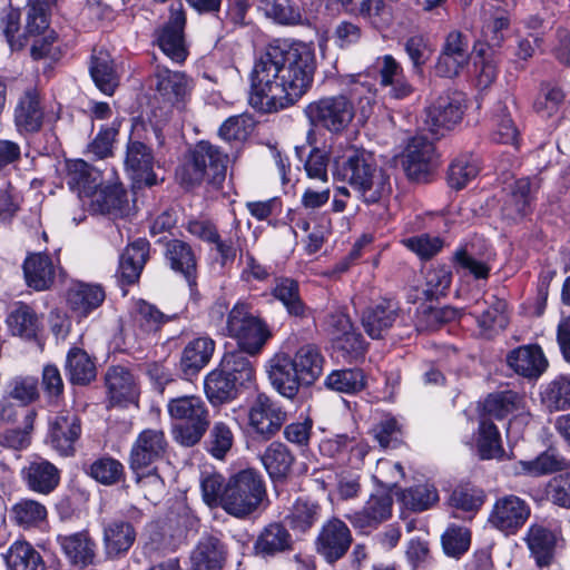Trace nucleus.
<instances>
[{"label":"nucleus","mask_w":570,"mask_h":570,"mask_svg":"<svg viewBox=\"0 0 570 570\" xmlns=\"http://www.w3.org/2000/svg\"><path fill=\"white\" fill-rule=\"evenodd\" d=\"M89 198L92 208L101 214H109L115 217L125 214L127 199L126 193L120 186L98 187Z\"/></svg>","instance_id":"obj_42"},{"label":"nucleus","mask_w":570,"mask_h":570,"mask_svg":"<svg viewBox=\"0 0 570 570\" xmlns=\"http://www.w3.org/2000/svg\"><path fill=\"white\" fill-rule=\"evenodd\" d=\"M547 497L554 505L570 510V471L561 473L549 481Z\"/></svg>","instance_id":"obj_64"},{"label":"nucleus","mask_w":570,"mask_h":570,"mask_svg":"<svg viewBox=\"0 0 570 570\" xmlns=\"http://www.w3.org/2000/svg\"><path fill=\"white\" fill-rule=\"evenodd\" d=\"M186 16L181 2L170 4L168 21L155 31V41L160 50L174 62L181 63L188 56L184 29Z\"/></svg>","instance_id":"obj_11"},{"label":"nucleus","mask_w":570,"mask_h":570,"mask_svg":"<svg viewBox=\"0 0 570 570\" xmlns=\"http://www.w3.org/2000/svg\"><path fill=\"white\" fill-rule=\"evenodd\" d=\"M90 75L96 87L108 96L115 92L120 81L111 56L104 50L94 52L91 57Z\"/></svg>","instance_id":"obj_32"},{"label":"nucleus","mask_w":570,"mask_h":570,"mask_svg":"<svg viewBox=\"0 0 570 570\" xmlns=\"http://www.w3.org/2000/svg\"><path fill=\"white\" fill-rule=\"evenodd\" d=\"M205 393L213 404L224 403L237 395L238 384L220 367L212 371L205 379Z\"/></svg>","instance_id":"obj_45"},{"label":"nucleus","mask_w":570,"mask_h":570,"mask_svg":"<svg viewBox=\"0 0 570 570\" xmlns=\"http://www.w3.org/2000/svg\"><path fill=\"white\" fill-rule=\"evenodd\" d=\"M88 474L104 485H114L124 479L125 469L120 461L102 456L90 464Z\"/></svg>","instance_id":"obj_56"},{"label":"nucleus","mask_w":570,"mask_h":570,"mask_svg":"<svg viewBox=\"0 0 570 570\" xmlns=\"http://www.w3.org/2000/svg\"><path fill=\"white\" fill-rule=\"evenodd\" d=\"M531 514L529 503L514 494H507L495 500L488 522L505 534H514Z\"/></svg>","instance_id":"obj_12"},{"label":"nucleus","mask_w":570,"mask_h":570,"mask_svg":"<svg viewBox=\"0 0 570 570\" xmlns=\"http://www.w3.org/2000/svg\"><path fill=\"white\" fill-rule=\"evenodd\" d=\"M26 283L35 291H46L51 287L56 277V266L46 253H35L27 256L23 263Z\"/></svg>","instance_id":"obj_26"},{"label":"nucleus","mask_w":570,"mask_h":570,"mask_svg":"<svg viewBox=\"0 0 570 570\" xmlns=\"http://www.w3.org/2000/svg\"><path fill=\"white\" fill-rule=\"evenodd\" d=\"M564 100V92L556 85L544 83L533 102L534 111L542 118L556 115Z\"/></svg>","instance_id":"obj_59"},{"label":"nucleus","mask_w":570,"mask_h":570,"mask_svg":"<svg viewBox=\"0 0 570 570\" xmlns=\"http://www.w3.org/2000/svg\"><path fill=\"white\" fill-rule=\"evenodd\" d=\"M292 535L281 523L266 525L254 543V552L262 558L274 557L292 549Z\"/></svg>","instance_id":"obj_28"},{"label":"nucleus","mask_w":570,"mask_h":570,"mask_svg":"<svg viewBox=\"0 0 570 570\" xmlns=\"http://www.w3.org/2000/svg\"><path fill=\"white\" fill-rule=\"evenodd\" d=\"M308 121L332 134L344 131L354 118L353 102L345 96L324 97L307 105Z\"/></svg>","instance_id":"obj_8"},{"label":"nucleus","mask_w":570,"mask_h":570,"mask_svg":"<svg viewBox=\"0 0 570 570\" xmlns=\"http://www.w3.org/2000/svg\"><path fill=\"white\" fill-rule=\"evenodd\" d=\"M165 256L175 272L183 274L188 282L194 278L196 258L187 243L179 239L169 240L166 245Z\"/></svg>","instance_id":"obj_44"},{"label":"nucleus","mask_w":570,"mask_h":570,"mask_svg":"<svg viewBox=\"0 0 570 570\" xmlns=\"http://www.w3.org/2000/svg\"><path fill=\"white\" fill-rule=\"evenodd\" d=\"M10 333L26 340H32L37 336L41 321L38 314L29 305L16 303L6 318Z\"/></svg>","instance_id":"obj_33"},{"label":"nucleus","mask_w":570,"mask_h":570,"mask_svg":"<svg viewBox=\"0 0 570 570\" xmlns=\"http://www.w3.org/2000/svg\"><path fill=\"white\" fill-rule=\"evenodd\" d=\"M136 540V531L131 523L124 520H114L104 528V544L109 557H119L126 553Z\"/></svg>","instance_id":"obj_34"},{"label":"nucleus","mask_w":570,"mask_h":570,"mask_svg":"<svg viewBox=\"0 0 570 570\" xmlns=\"http://www.w3.org/2000/svg\"><path fill=\"white\" fill-rule=\"evenodd\" d=\"M464 97L448 92L433 100L424 110V126L433 136L441 137L452 130L463 116Z\"/></svg>","instance_id":"obj_9"},{"label":"nucleus","mask_w":570,"mask_h":570,"mask_svg":"<svg viewBox=\"0 0 570 570\" xmlns=\"http://www.w3.org/2000/svg\"><path fill=\"white\" fill-rule=\"evenodd\" d=\"M106 385L114 404L134 403L138 396L132 374L122 366H112L106 373Z\"/></svg>","instance_id":"obj_29"},{"label":"nucleus","mask_w":570,"mask_h":570,"mask_svg":"<svg viewBox=\"0 0 570 570\" xmlns=\"http://www.w3.org/2000/svg\"><path fill=\"white\" fill-rule=\"evenodd\" d=\"M258 9L264 16L282 26H294L302 22L298 6L291 0H259Z\"/></svg>","instance_id":"obj_47"},{"label":"nucleus","mask_w":570,"mask_h":570,"mask_svg":"<svg viewBox=\"0 0 570 570\" xmlns=\"http://www.w3.org/2000/svg\"><path fill=\"white\" fill-rule=\"evenodd\" d=\"M320 515L321 508L316 502L298 499L287 519L294 530L305 532L318 520Z\"/></svg>","instance_id":"obj_58"},{"label":"nucleus","mask_w":570,"mask_h":570,"mask_svg":"<svg viewBox=\"0 0 570 570\" xmlns=\"http://www.w3.org/2000/svg\"><path fill=\"white\" fill-rule=\"evenodd\" d=\"M261 460L272 479H283L292 469L294 455L285 444L273 442L266 448Z\"/></svg>","instance_id":"obj_43"},{"label":"nucleus","mask_w":570,"mask_h":570,"mask_svg":"<svg viewBox=\"0 0 570 570\" xmlns=\"http://www.w3.org/2000/svg\"><path fill=\"white\" fill-rule=\"evenodd\" d=\"M47 513V508L39 501L21 499L11 507L10 519L20 528L31 529L39 527Z\"/></svg>","instance_id":"obj_46"},{"label":"nucleus","mask_w":570,"mask_h":570,"mask_svg":"<svg viewBox=\"0 0 570 570\" xmlns=\"http://www.w3.org/2000/svg\"><path fill=\"white\" fill-rule=\"evenodd\" d=\"M58 542L73 566L83 568L94 562L96 543L88 532L81 531L69 535H59Z\"/></svg>","instance_id":"obj_30"},{"label":"nucleus","mask_w":570,"mask_h":570,"mask_svg":"<svg viewBox=\"0 0 570 570\" xmlns=\"http://www.w3.org/2000/svg\"><path fill=\"white\" fill-rule=\"evenodd\" d=\"M228 156L208 141H199L190 153L189 161L178 173L186 186H195L204 180L220 184L226 176Z\"/></svg>","instance_id":"obj_7"},{"label":"nucleus","mask_w":570,"mask_h":570,"mask_svg":"<svg viewBox=\"0 0 570 570\" xmlns=\"http://www.w3.org/2000/svg\"><path fill=\"white\" fill-rule=\"evenodd\" d=\"M168 446L163 430L148 428L142 430L134 441L129 452V468L134 472L146 469L164 458Z\"/></svg>","instance_id":"obj_14"},{"label":"nucleus","mask_w":570,"mask_h":570,"mask_svg":"<svg viewBox=\"0 0 570 570\" xmlns=\"http://www.w3.org/2000/svg\"><path fill=\"white\" fill-rule=\"evenodd\" d=\"M436 166L434 145L423 136L413 137L404 153L403 167L407 177L423 181Z\"/></svg>","instance_id":"obj_17"},{"label":"nucleus","mask_w":570,"mask_h":570,"mask_svg":"<svg viewBox=\"0 0 570 570\" xmlns=\"http://www.w3.org/2000/svg\"><path fill=\"white\" fill-rule=\"evenodd\" d=\"M149 253V243L145 239H138L126 247L120 255L119 273L127 284L136 282L147 262Z\"/></svg>","instance_id":"obj_39"},{"label":"nucleus","mask_w":570,"mask_h":570,"mask_svg":"<svg viewBox=\"0 0 570 570\" xmlns=\"http://www.w3.org/2000/svg\"><path fill=\"white\" fill-rule=\"evenodd\" d=\"M335 161L338 174L365 203H377L390 193L389 176L365 150L348 147Z\"/></svg>","instance_id":"obj_3"},{"label":"nucleus","mask_w":570,"mask_h":570,"mask_svg":"<svg viewBox=\"0 0 570 570\" xmlns=\"http://www.w3.org/2000/svg\"><path fill=\"white\" fill-rule=\"evenodd\" d=\"M226 331L236 340L239 348L250 355L261 353L273 335L265 321L253 314L250 306L245 302H237L229 311Z\"/></svg>","instance_id":"obj_6"},{"label":"nucleus","mask_w":570,"mask_h":570,"mask_svg":"<svg viewBox=\"0 0 570 570\" xmlns=\"http://www.w3.org/2000/svg\"><path fill=\"white\" fill-rule=\"evenodd\" d=\"M392 507V495L384 490H377L370 495L362 510L347 514L346 518L355 529L366 532L390 519Z\"/></svg>","instance_id":"obj_18"},{"label":"nucleus","mask_w":570,"mask_h":570,"mask_svg":"<svg viewBox=\"0 0 570 570\" xmlns=\"http://www.w3.org/2000/svg\"><path fill=\"white\" fill-rule=\"evenodd\" d=\"M244 353L242 350L226 353L219 364L223 372L229 375L238 386H244L255 379V368Z\"/></svg>","instance_id":"obj_49"},{"label":"nucleus","mask_w":570,"mask_h":570,"mask_svg":"<svg viewBox=\"0 0 570 570\" xmlns=\"http://www.w3.org/2000/svg\"><path fill=\"white\" fill-rule=\"evenodd\" d=\"M101 173L82 159L66 163L65 181L80 198H89L101 186Z\"/></svg>","instance_id":"obj_24"},{"label":"nucleus","mask_w":570,"mask_h":570,"mask_svg":"<svg viewBox=\"0 0 570 570\" xmlns=\"http://www.w3.org/2000/svg\"><path fill=\"white\" fill-rule=\"evenodd\" d=\"M402 500L413 511H424L439 500V495L433 485L420 484L403 491Z\"/></svg>","instance_id":"obj_61"},{"label":"nucleus","mask_w":570,"mask_h":570,"mask_svg":"<svg viewBox=\"0 0 570 570\" xmlns=\"http://www.w3.org/2000/svg\"><path fill=\"white\" fill-rule=\"evenodd\" d=\"M13 121L20 134L40 130L43 122V109L36 91L28 90L18 100L13 112Z\"/></svg>","instance_id":"obj_25"},{"label":"nucleus","mask_w":570,"mask_h":570,"mask_svg":"<svg viewBox=\"0 0 570 570\" xmlns=\"http://www.w3.org/2000/svg\"><path fill=\"white\" fill-rule=\"evenodd\" d=\"M130 320L137 335H146L159 331L171 317L165 315L155 305L138 299L130 308Z\"/></svg>","instance_id":"obj_36"},{"label":"nucleus","mask_w":570,"mask_h":570,"mask_svg":"<svg viewBox=\"0 0 570 570\" xmlns=\"http://www.w3.org/2000/svg\"><path fill=\"white\" fill-rule=\"evenodd\" d=\"M521 472L531 476H541L568 469V461L554 449H548L533 460L520 461Z\"/></svg>","instance_id":"obj_48"},{"label":"nucleus","mask_w":570,"mask_h":570,"mask_svg":"<svg viewBox=\"0 0 570 570\" xmlns=\"http://www.w3.org/2000/svg\"><path fill=\"white\" fill-rule=\"evenodd\" d=\"M403 245L415 253L421 259H430L438 255L443 246L444 242L439 236H432L430 234H421L412 236L402 240Z\"/></svg>","instance_id":"obj_63"},{"label":"nucleus","mask_w":570,"mask_h":570,"mask_svg":"<svg viewBox=\"0 0 570 570\" xmlns=\"http://www.w3.org/2000/svg\"><path fill=\"white\" fill-rule=\"evenodd\" d=\"M380 85L387 89L393 99H404L413 92L412 85L406 80L402 66L391 55L379 57L375 62Z\"/></svg>","instance_id":"obj_22"},{"label":"nucleus","mask_w":570,"mask_h":570,"mask_svg":"<svg viewBox=\"0 0 570 570\" xmlns=\"http://www.w3.org/2000/svg\"><path fill=\"white\" fill-rule=\"evenodd\" d=\"M533 183L530 178L514 181L502 206V215L511 220L523 218L531 212Z\"/></svg>","instance_id":"obj_31"},{"label":"nucleus","mask_w":570,"mask_h":570,"mask_svg":"<svg viewBox=\"0 0 570 570\" xmlns=\"http://www.w3.org/2000/svg\"><path fill=\"white\" fill-rule=\"evenodd\" d=\"M167 412L176 422L174 434L184 446L197 444L210 424L209 409L199 395H181L167 403Z\"/></svg>","instance_id":"obj_4"},{"label":"nucleus","mask_w":570,"mask_h":570,"mask_svg":"<svg viewBox=\"0 0 570 570\" xmlns=\"http://www.w3.org/2000/svg\"><path fill=\"white\" fill-rule=\"evenodd\" d=\"M324 357L312 344L301 346L294 356L276 353L267 365L273 387L283 396L293 399L302 384H313L322 374Z\"/></svg>","instance_id":"obj_2"},{"label":"nucleus","mask_w":570,"mask_h":570,"mask_svg":"<svg viewBox=\"0 0 570 570\" xmlns=\"http://www.w3.org/2000/svg\"><path fill=\"white\" fill-rule=\"evenodd\" d=\"M156 98L166 107L185 110L190 100L194 81L185 72L157 67L154 73Z\"/></svg>","instance_id":"obj_10"},{"label":"nucleus","mask_w":570,"mask_h":570,"mask_svg":"<svg viewBox=\"0 0 570 570\" xmlns=\"http://www.w3.org/2000/svg\"><path fill=\"white\" fill-rule=\"evenodd\" d=\"M125 165L132 173L137 181L148 186L157 184V177L153 171L154 156L149 147L140 141H129L127 146Z\"/></svg>","instance_id":"obj_27"},{"label":"nucleus","mask_w":570,"mask_h":570,"mask_svg":"<svg viewBox=\"0 0 570 570\" xmlns=\"http://www.w3.org/2000/svg\"><path fill=\"white\" fill-rule=\"evenodd\" d=\"M105 298V289L99 284L77 282L68 291L69 305L83 316L98 308Z\"/></svg>","instance_id":"obj_35"},{"label":"nucleus","mask_w":570,"mask_h":570,"mask_svg":"<svg viewBox=\"0 0 570 570\" xmlns=\"http://www.w3.org/2000/svg\"><path fill=\"white\" fill-rule=\"evenodd\" d=\"M332 343L336 356L342 357L347 363L363 357L366 350L365 341L356 330L346 333V335L336 336L332 340Z\"/></svg>","instance_id":"obj_57"},{"label":"nucleus","mask_w":570,"mask_h":570,"mask_svg":"<svg viewBox=\"0 0 570 570\" xmlns=\"http://www.w3.org/2000/svg\"><path fill=\"white\" fill-rule=\"evenodd\" d=\"M66 370L73 384H87L96 376V366L90 356L77 347L69 351Z\"/></svg>","instance_id":"obj_54"},{"label":"nucleus","mask_w":570,"mask_h":570,"mask_svg":"<svg viewBox=\"0 0 570 570\" xmlns=\"http://www.w3.org/2000/svg\"><path fill=\"white\" fill-rule=\"evenodd\" d=\"M287 420L283 407L266 394H258L248 409V425L263 439L273 438Z\"/></svg>","instance_id":"obj_13"},{"label":"nucleus","mask_w":570,"mask_h":570,"mask_svg":"<svg viewBox=\"0 0 570 570\" xmlns=\"http://www.w3.org/2000/svg\"><path fill=\"white\" fill-rule=\"evenodd\" d=\"M315 69V53L308 45L273 41L254 62L249 104L266 114L293 106L312 87Z\"/></svg>","instance_id":"obj_1"},{"label":"nucleus","mask_w":570,"mask_h":570,"mask_svg":"<svg viewBox=\"0 0 570 570\" xmlns=\"http://www.w3.org/2000/svg\"><path fill=\"white\" fill-rule=\"evenodd\" d=\"M325 385L340 393L354 394L365 387L366 377L360 368L335 370L326 376Z\"/></svg>","instance_id":"obj_53"},{"label":"nucleus","mask_w":570,"mask_h":570,"mask_svg":"<svg viewBox=\"0 0 570 570\" xmlns=\"http://www.w3.org/2000/svg\"><path fill=\"white\" fill-rule=\"evenodd\" d=\"M273 295L282 302L289 315L296 317L306 315V307L301 299L298 284L294 279L276 278Z\"/></svg>","instance_id":"obj_52"},{"label":"nucleus","mask_w":570,"mask_h":570,"mask_svg":"<svg viewBox=\"0 0 570 570\" xmlns=\"http://www.w3.org/2000/svg\"><path fill=\"white\" fill-rule=\"evenodd\" d=\"M80 435V419L73 411L63 410L50 419L47 442L59 455H73Z\"/></svg>","instance_id":"obj_15"},{"label":"nucleus","mask_w":570,"mask_h":570,"mask_svg":"<svg viewBox=\"0 0 570 570\" xmlns=\"http://www.w3.org/2000/svg\"><path fill=\"white\" fill-rule=\"evenodd\" d=\"M554 542V534L543 525L533 524L529 528L527 543L539 566L549 563Z\"/></svg>","instance_id":"obj_55"},{"label":"nucleus","mask_w":570,"mask_h":570,"mask_svg":"<svg viewBox=\"0 0 570 570\" xmlns=\"http://www.w3.org/2000/svg\"><path fill=\"white\" fill-rule=\"evenodd\" d=\"M471 543V532L465 527L451 525L442 535V546L444 552L458 558L468 551Z\"/></svg>","instance_id":"obj_62"},{"label":"nucleus","mask_w":570,"mask_h":570,"mask_svg":"<svg viewBox=\"0 0 570 570\" xmlns=\"http://www.w3.org/2000/svg\"><path fill=\"white\" fill-rule=\"evenodd\" d=\"M480 170L479 158L472 154L459 155L449 167V184L452 188L462 189Z\"/></svg>","instance_id":"obj_51"},{"label":"nucleus","mask_w":570,"mask_h":570,"mask_svg":"<svg viewBox=\"0 0 570 570\" xmlns=\"http://www.w3.org/2000/svg\"><path fill=\"white\" fill-rule=\"evenodd\" d=\"M3 558L11 570H47L40 552L24 540L14 541Z\"/></svg>","instance_id":"obj_37"},{"label":"nucleus","mask_w":570,"mask_h":570,"mask_svg":"<svg viewBox=\"0 0 570 570\" xmlns=\"http://www.w3.org/2000/svg\"><path fill=\"white\" fill-rule=\"evenodd\" d=\"M202 497L204 502L210 508H222L225 499V489L227 481L218 473H209L202 476L200 480Z\"/></svg>","instance_id":"obj_60"},{"label":"nucleus","mask_w":570,"mask_h":570,"mask_svg":"<svg viewBox=\"0 0 570 570\" xmlns=\"http://www.w3.org/2000/svg\"><path fill=\"white\" fill-rule=\"evenodd\" d=\"M227 558V547L216 535L203 534L190 552L191 570H219Z\"/></svg>","instance_id":"obj_20"},{"label":"nucleus","mask_w":570,"mask_h":570,"mask_svg":"<svg viewBox=\"0 0 570 570\" xmlns=\"http://www.w3.org/2000/svg\"><path fill=\"white\" fill-rule=\"evenodd\" d=\"M21 478L31 491L49 494L59 484L60 472L55 464L37 456L21 470Z\"/></svg>","instance_id":"obj_23"},{"label":"nucleus","mask_w":570,"mask_h":570,"mask_svg":"<svg viewBox=\"0 0 570 570\" xmlns=\"http://www.w3.org/2000/svg\"><path fill=\"white\" fill-rule=\"evenodd\" d=\"M266 495L261 474L252 469L237 472L227 480L223 510L239 519L255 512Z\"/></svg>","instance_id":"obj_5"},{"label":"nucleus","mask_w":570,"mask_h":570,"mask_svg":"<svg viewBox=\"0 0 570 570\" xmlns=\"http://www.w3.org/2000/svg\"><path fill=\"white\" fill-rule=\"evenodd\" d=\"M507 362L515 373L530 380L539 379L549 366L539 345H523L514 348L508 354Z\"/></svg>","instance_id":"obj_21"},{"label":"nucleus","mask_w":570,"mask_h":570,"mask_svg":"<svg viewBox=\"0 0 570 570\" xmlns=\"http://www.w3.org/2000/svg\"><path fill=\"white\" fill-rule=\"evenodd\" d=\"M399 317L397 303L380 297L372 301L363 311L361 321L366 334L374 340L382 338Z\"/></svg>","instance_id":"obj_19"},{"label":"nucleus","mask_w":570,"mask_h":570,"mask_svg":"<svg viewBox=\"0 0 570 570\" xmlns=\"http://www.w3.org/2000/svg\"><path fill=\"white\" fill-rule=\"evenodd\" d=\"M476 448L482 460L499 459L503 455L500 432L495 424L485 417L481 419L479 424Z\"/></svg>","instance_id":"obj_50"},{"label":"nucleus","mask_w":570,"mask_h":570,"mask_svg":"<svg viewBox=\"0 0 570 570\" xmlns=\"http://www.w3.org/2000/svg\"><path fill=\"white\" fill-rule=\"evenodd\" d=\"M215 351V342L208 336L190 341L184 348L180 367L186 375L200 371L210 361Z\"/></svg>","instance_id":"obj_38"},{"label":"nucleus","mask_w":570,"mask_h":570,"mask_svg":"<svg viewBox=\"0 0 570 570\" xmlns=\"http://www.w3.org/2000/svg\"><path fill=\"white\" fill-rule=\"evenodd\" d=\"M483 409L487 414L495 419L521 414L524 410V397L511 390L491 393L485 399Z\"/></svg>","instance_id":"obj_40"},{"label":"nucleus","mask_w":570,"mask_h":570,"mask_svg":"<svg viewBox=\"0 0 570 570\" xmlns=\"http://www.w3.org/2000/svg\"><path fill=\"white\" fill-rule=\"evenodd\" d=\"M542 404L549 411L570 409V374H560L543 384L540 391Z\"/></svg>","instance_id":"obj_41"},{"label":"nucleus","mask_w":570,"mask_h":570,"mask_svg":"<svg viewBox=\"0 0 570 570\" xmlns=\"http://www.w3.org/2000/svg\"><path fill=\"white\" fill-rule=\"evenodd\" d=\"M353 537L348 527L338 518L326 521L316 538V551L327 563H334L348 551Z\"/></svg>","instance_id":"obj_16"}]
</instances>
